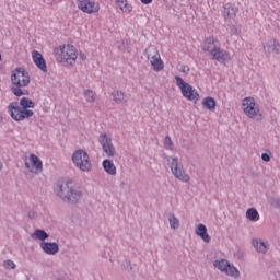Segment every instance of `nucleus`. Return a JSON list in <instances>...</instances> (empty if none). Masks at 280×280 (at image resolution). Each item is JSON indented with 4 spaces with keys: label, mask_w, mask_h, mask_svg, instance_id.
Listing matches in <instances>:
<instances>
[{
    "label": "nucleus",
    "mask_w": 280,
    "mask_h": 280,
    "mask_svg": "<svg viewBox=\"0 0 280 280\" xmlns=\"http://www.w3.org/2000/svg\"><path fill=\"white\" fill-rule=\"evenodd\" d=\"M72 163H74L75 167H79L81 172H91V158L84 150H77L72 154Z\"/></svg>",
    "instance_id": "6"
},
{
    "label": "nucleus",
    "mask_w": 280,
    "mask_h": 280,
    "mask_svg": "<svg viewBox=\"0 0 280 280\" xmlns=\"http://www.w3.org/2000/svg\"><path fill=\"white\" fill-rule=\"evenodd\" d=\"M98 142L102 145V149L105 152L106 156L108 158L115 156V147L113 145V139H110L108 135L102 133L98 137Z\"/></svg>",
    "instance_id": "10"
},
{
    "label": "nucleus",
    "mask_w": 280,
    "mask_h": 280,
    "mask_svg": "<svg viewBox=\"0 0 280 280\" xmlns=\"http://www.w3.org/2000/svg\"><path fill=\"white\" fill-rule=\"evenodd\" d=\"M167 218H168L171 229H173L174 231H176V229H179L180 221H178V218H176V215H174V213H172V212L168 213Z\"/></svg>",
    "instance_id": "27"
},
{
    "label": "nucleus",
    "mask_w": 280,
    "mask_h": 280,
    "mask_svg": "<svg viewBox=\"0 0 280 280\" xmlns=\"http://www.w3.org/2000/svg\"><path fill=\"white\" fill-rule=\"evenodd\" d=\"M8 113L14 121H25L34 117V110L25 109L19 105V102H12L8 105Z\"/></svg>",
    "instance_id": "4"
},
{
    "label": "nucleus",
    "mask_w": 280,
    "mask_h": 280,
    "mask_svg": "<svg viewBox=\"0 0 280 280\" xmlns=\"http://www.w3.org/2000/svg\"><path fill=\"white\" fill-rule=\"evenodd\" d=\"M253 246L255 250H257V253H262V255H266V253H268V246L264 242L253 240Z\"/></svg>",
    "instance_id": "24"
},
{
    "label": "nucleus",
    "mask_w": 280,
    "mask_h": 280,
    "mask_svg": "<svg viewBox=\"0 0 280 280\" xmlns=\"http://www.w3.org/2000/svg\"><path fill=\"white\" fill-rule=\"evenodd\" d=\"M231 34H237V27L236 26L231 27Z\"/></svg>",
    "instance_id": "39"
},
{
    "label": "nucleus",
    "mask_w": 280,
    "mask_h": 280,
    "mask_svg": "<svg viewBox=\"0 0 280 280\" xmlns=\"http://www.w3.org/2000/svg\"><path fill=\"white\" fill-rule=\"evenodd\" d=\"M265 54H275L278 56L280 51V44L277 39H269L264 44Z\"/></svg>",
    "instance_id": "16"
},
{
    "label": "nucleus",
    "mask_w": 280,
    "mask_h": 280,
    "mask_svg": "<svg viewBox=\"0 0 280 280\" xmlns=\"http://www.w3.org/2000/svg\"><path fill=\"white\" fill-rule=\"evenodd\" d=\"M203 106H205V108H207L211 113H214L215 112V106H217L215 98H213L211 96L206 97L203 100Z\"/></svg>",
    "instance_id": "23"
},
{
    "label": "nucleus",
    "mask_w": 280,
    "mask_h": 280,
    "mask_svg": "<svg viewBox=\"0 0 280 280\" xmlns=\"http://www.w3.org/2000/svg\"><path fill=\"white\" fill-rule=\"evenodd\" d=\"M243 110L247 117L253 119L259 113V107H257V104L255 103V98L253 97H246L243 100Z\"/></svg>",
    "instance_id": "11"
},
{
    "label": "nucleus",
    "mask_w": 280,
    "mask_h": 280,
    "mask_svg": "<svg viewBox=\"0 0 280 280\" xmlns=\"http://www.w3.org/2000/svg\"><path fill=\"white\" fill-rule=\"evenodd\" d=\"M268 202L271 203L272 207H280V199L279 198L270 197L268 199Z\"/></svg>",
    "instance_id": "32"
},
{
    "label": "nucleus",
    "mask_w": 280,
    "mask_h": 280,
    "mask_svg": "<svg viewBox=\"0 0 280 280\" xmlns=\"http://www.w3.org/2000/svg\"><path fill=\"white\" fill-rule=\"evenodd\" d=\"M3 267L7 270H14L16 268V264H14V261H12L11 259H8V260H4Z\"/></svg>",
    "instance_id": "31"
},
{
    "label": "nucleus",
    "mask_w": 280,
    "mask_h": 280,
    "mask_svg": "<svg viewBox=\"0 0 280 280\" xmlns=\"http://www.w3.org/2000/svg\"><path fill=\"white\" fill-rule=\"evenodd\" d=\"M32 58H33L34 65H36V67L40 69L43 73H47V62L45 61V58H43V55L37 50H33Z\"/></svg>",
    "instance_id": "13"
},
{
    "label": "nucleus",
    "mask_w": 280,
    "mask_h": 280,
    "mask_svg": "<svg viewBox=\"0 0 280 280\" xmlns=\"http://www.w3.org/2000/svg\"><path fill=\"white\" fill-rule=\"evenodd\" d=\"M28 218H34V212H30Z\"/></svg>",
    "instance_id": "41"
},
{
    "label": "nucleus",
    "mask_w": 280,
    "mask_h": 280,
    "mask_svg": "<svg viewBox=\"0 0 280 280\" xmlns=\"http://www.w3.org/2000/svg\"><path fill=\"white\" fill-rule=\"evenodd\" d=\"M55 280H66L65 278H57V279H55Z\"/></svg>",
    "instance_id": "43"
},
{
    "label": "nucleus",
    "mask_w": 280,
    "mask_h": 280,
    "mask_svg": "<svg viewBox=\"0 0 280 280\" xmlns=\"http://www.w3.org/2000/svg\"><path fill=\"white\" fill-rule=\"evenodd\" d=\"M83 95L86 102H90V104H93V102H95V94L93 93V90H85Z\"/></svg>",
    "instance_id": "29"
},
{
    "label": "nucleus",
    "mask_w": 280,
    "mask_h": 280,
    "mask_svg": "<svg viewBox=\"0 0 280 280\" xmlns=\"http://www.w3.org/2000/svg\"><path fill=\"white\" fill-rule=\"evenodd\" d=\"M175 82L178 89L182 91L183 97H186V100L189 102H198V100H200V94H198V91L194 89V86L189 85V83L185 82L183 78L176 75Z\"/></svg>",
    "instance_id": "5"
},
{
    "label": "nucleus",
    "mask_w": 280,
    "mask_h": 280,
    "mask_svg": "<svg viewBox=\"0 0 280 280\" xmlns=\"http://www.w3.org/2000/svg\"><path fill=\"white\" fill-rule=\"evenodd\" d=\"M237 16V9L234 8L231 3L224 5L223 18L224 19H235Z\"/></svg>",
    "instance_id": "18"
},
{
    "label": "nucleus",
    "mask_w": 280,
    "mask_h": 280,
    "mask_svg": "<svg viewBox=\"0 0 280 280\" xmlns=\"http://www.w3.org/2000/svg\"><path fill=\"white\" fill-rule=\"evenodd\" d=\"M11 91L15 97H23V95H27V91H23L22 89L30 86V72L24 68H15L11 74Z\"/></svg>",
    "instance_id": "2"
},
{
    "label": "nucleus",
    "mask_w": 280,
    "mask_h": 280,
    "mask_svg": "<svg viewBox=\"0 0 280 280\" xmlns=\"http://www.w3.org/2000/svg\"><path fill=\"white\" fill-rule=\"evenodd\" d=\"M196 235H198V237H201V240L205 241L206 244H209V242H211V236L207 233V225L202 223L197 226Z\"/></svg>",
    "instance_id": "17"
},
{
    "label": "nucleus",
    "mask_w": 280,
    "mask_h": 280,
    "mask_svg": "<svg viewBox=\"0 0 280 280\" xmlns=\"http://www.w3.org/2000/svg\"><path fill=\"white\" fill-rule=\"evenodd\" d=\"M210 54L213 60H217L218 62H225V60H229V52L218 46H213Z\"/></svg>",
    "instance_id": "15"
},
{
    "label": "nucleus",
    "mask_w": 280,
    "mask_h": 280,
    "mask_svg": "<svg viewBox=\"0 0 280 280\" xmlns=\"http://www.w3.org/2000/svg\"><path fill=\"white\" fill-rule=\"evenodd\" d=\"M126 2H128V0H116V3L119 5L120 10H124Z\"/></svg>",
    "instance_id": "35"
},
{
    "label": "nucleus",
    "mask_w": 280,
    "mask_h": 280,
    "mask_svg": "<svg viewBox=\"0 0 280 280\" xmlns=\"http://www.w3.org/2000/svg\"><path fill=\"white\" fill-rule=\"evenodd\" d=\"M121 269L126 270V272H135V267H132V262H130V260H125L121 264Z\"/></svg>",
    "instance_id": "30"
},
{
    "label": "nucleus",
    "mask_w": 280,
    "mask_h": 280,
    "mask_svg": "<svg viewBox=\"0 0 280 280\" xmlns=\"http://www.w3.org/2000/svg\"><path fill=\"white\" fill-rule=\"evenodd\" d=\"M180 71H182V73H186V75H187V74H189V67L183 66Z\"/></svg>",
    "instance_id": "36"
},
{
    "label": "nucleus",
    "mask_w": 280,
    "mask_h": 280,
    "mask_svg": "<svg viewBox=\"0 0 280 280\" xmlns=\"http://www.w3.org/2000/svg\"><path fill=\"white\" fill-rule=\"evenodd\" d=\"M81 58H82V60H85V59H86V57H85L84 55H81Z\"/></svg>",
    "instance_id": "42"
},
{
    "label": "nucleus",
    "mask_w": 280,
    "mask_h": 280,
    "mask_svg": "<svg viewBox=\"0 0 280 280\" xmlns=\"http://www.w3.org/2000/svg\"><path fill=\"white\" fill-rule=\"evenodd\" d=\"M33 240H40V242H45V240H49V234L45 232V230L37 229L32 234Z\"/></svg>",
    "instance_id": "22"
},
{
    "label": "nucleus",
    "mask_w": 280,
    "mask_h": 280,
    "mask_svg": "<svg viewBox=\"0 0 280 280\" xmlns=\"http://www.w3.org/2000/svg\"><path fill=\"white\" fill-rule=\"evenodd\" d=\"M39 246L46 255H56L60 250V246L56 242H42Z\"/></svg>",
    "instance_id": "14"
},
{
    "label": "nucleus",
    "mask_w": 280,
    "mask_h": 280,
    "mask_svg": "<svg viewBox=\"0 0 280 280\" xmlns=\"http://www.w3.org/2000/svg\"><path fill=\"white\" fill-rule=\"evenodd\" d=\"M54 55L57 62H65L66 65H70V67H73L75 60H78V49L73 45L59 46L54 49Z\"/></svg>",
    "instance_id": "3"
},
{
    "label": "nucleus",
    "mask_w": 280,
    "mask_h": 280,
    "mask_svg": "<svg viewBox=\"0 0 280 280\" xmlns=\"http://www.w3.org/2000/svg\"><path fill=\"white\" fill-rule=\"evenodd\" d=\"M0 60H2V58H1V54H0Z\"/></svg>",
    "instance_id": "44"
},
{
    "label": "nucleus",
    "mask_w": 280,
    "mask_h": 280,
    "mask_svg": "<svg viewBox=\"0 0 280 280\" xmlns=\"http://www.w3.org/2000/svg\"><path fill=\"white\" fill-rule=\"evenodd\" d=\"M31 162L33 163V167H35V170H43V161H40V158L35 155V154H31L30 155Z\"/></svg>",
    "instance_id": "28"
},
{
    "label": "nucleus",
    "mask_w": 280,
    "mask_h": 280,
    "mask_svg": "<svg viewBox=\"0 0 280 280\" xmlns=\"http://www.w3.org/2000/svg\"><path fill=\"white\" fill-rule=\"evenodd\" d=\"M145 56L148 60H150L154 71H161L163 69V61L161 60V55H159V50H156V48L152 47L147 49Z\"/></svg>",
    "instance_id": "9"
},
{
    "label": "nucleus",
    "mask_w": 280,
    "mask_h": 280,
    "mask_svg": "<svg viewBox=\"0 0 280 280\" xmlns=\"http://www.w3.org/2000/svg\"><path fill=\"white\" fill-rule=\"evenodd\" d=\"M261 159H262V161H265V163H269V161H270V154H268V153H262V154H261Z\"/></svg>",
    "instance_id": "34"
},
{
    "label": "nucleus",
    "mask_w": 280,
    "mask_h": 280,
    "mask_svg": "<svg viewBox=\"0 0 280 280\" xmlns=\"http://www.w3.org/2000/svg\"><path fill=\"white\" fill-rule=\"evenodd\" d=\"M55 192L58 198L62 199L68 205H78L82 199V189L71 179L58 182L55 187Z\"/></svg>",
    "instance_id": "1"
},
{
    "label": "nucleus",
    "mask_w": 280,
    "mask_h": 280,
    "mask_svg": "<svg viewBox=\"0 0 280 280\" xmlns=\"http://www.w3.org/2000/svg\"><path fill=\"white\" fill-rule=\"evenodd\" d=\"M213 45H215V38L213 36H209L203 42V51H209L213 49Z\"/></svg>",
    "instance_id": "26"
},
{
    "label": "nucleus",
    "mask_w": 280,
    "mask_h": 280,
    "mask_svg": "<svg viewBox=\"0 0 280 280\" xmlns=\"http://www.w3.org/2000/svg\"><path fill=\"white\" fill-rule=\"evenodd\" d=\"M214 268H218L221 272H224L228 275V277H233L234 279H237L240 277V270L235 268V266L226 259L221 260H214L213 262Z\"/></svg>",
    "instance_id": "8"
},
{
    "label": "nucleus",
    "mask_w": 280,
    "mask_h": 280,
    "mask_svg": "<svg viewBox=\"0 0 280 280\" xmlns=\"http://www.w3.org/2000/svg\"><path fill=\"white\" fill-rule=\"evenodd\" d=\"M25 167H26V170H31L28 162H25Z\"/></svg>",
    "instance_id": "40"
},
{
    "label": "nucleus",
    "mask_w": 280,
    "mask_h": 280,
    "mask_svg": "<svg viewBox=\"0 0 280 280\" xmlns=\"http://www.w3.org/2000/svg\"><path fill=\"white\" fill-rule=\"evenodd\" d=\"M77 5L79 10L84 12L85 14H95V12H100V7L95 1L91 0H77Z\"/></svg>",
    "instance_id": "12"
},
{
    "label": "nucleus",
    "mask_w": 280,
    "mask_h": 280,
    "mask_svg": "<svg viewBox=\"0 0 280 280\" xmlns=\"http://www.w3.org/2000/svg\"><path fill=\"white\" fill-rule=\"evenodd\" d=\"M165 144L166 145H172V138H170V136L165 137Z\"/></svg>",
    "instance_id": "37"
},
{
    "label": "nucleus",
    "mask_w": 280,
    "mask_h": 280,
    "mask_svg": "<svg viewBox=\"0 0 280 280\" xmlns=\"http://www.w3.org/2000/svg\"><path fill=\"white\" fill-rule=\"evenodd\" d=\"M112 97L116 104H126V102H128L126 94L119 90H114L112 92Z\"/></svg>",
    "instance_id": "19"
},
{
    "label": "nucleus",
    "mask_w": 280,
    "mask_h": 280,
    "mask_svg": "<svg viewBox=\"0 0 280 280\" xmlns=\"http://www.w3.org/2000/svg\"><path fill=\"white\" fill-rule=\"evenodd\" d=\"M122 12H132V5L128 4V2H126L124 5H122Z\"/></svg>",
    "instance_id": "33"
},
{
    "label": "nucleus",
    "mask_w": 280,
    "mask_h": 280,
    "mask_svg": "<svg viewBox=\"0 0 280 280\" xmlns=\"http://www.w3.org/2000/svg\"><path fill=\"white\" fill-rule=\"evenodd\" d=\"M20 108L30 110V108H36V103H34L30 97H22L20 100Z\"/></svg>",
    "instance_id": "21"
},
{
    "label": "nucleus",
    "mask_w": 280,
    "mask_h": 280,
    "mask_svg": "<svg viewBox=\"0 0 280 280\" xmlns=\"http://www.w3.org/2000/svg\"><path fill=\"white\" fill-rule=\"evenodd\" d=\"M246 218L250 222H257V220H259V212L257 211L256 208H249L246 211Z\"/></svg>",
    "instance_id": "25"
},
{
    "label": "nucleus",
    "mask_w": 280,
    "mask_h": 280,
    "mask_svg": "<svg viewBox=\"0 0 280 280\" xmlns=\"http://www.w3.org/2000/svg\"><path fill=\"white\" fill-rule=\"evenodd\" d=\"M143 5H150L152 3V0H140Z\"/></svg>",
    "instance_id": "38"
},
{
    "label": "nucleus",
    "mask_w": 280,
    "mask_h": 280,
    "mask_svg": "<svg viewBox=\"0 0 280 280\" xmlns=\"http://www.w3.org/2000/svg\"><path fill=\"white\" fill-rule=\"evenodd\" d=\"M167 161L173 176H175L177 180H182V183H189L190 177L185 173V168L183 164L178 162V158H168Z\"/></svg>",
    "instance_id": "7"
},
{
    "label": "nucleus",
    "mask_w": 280,
    "mask_h": 280,
    "mask_svg": "<svg viewBox=\"0 0 280 280\" xmlns=\"http://www.w3.org/2000/svg\"><path fill=\"white\" fill-rule=\"evenodd\" d=\"M103 170L109 174V176H115L117 174V166L113 161L106 159L103 161Z\"/></svg>",
    "instance_id": "20"
}]
</instances>
